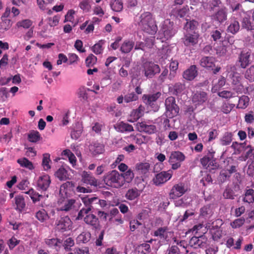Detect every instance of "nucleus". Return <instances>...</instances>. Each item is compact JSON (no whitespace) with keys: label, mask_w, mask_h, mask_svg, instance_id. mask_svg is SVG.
I'll return each instance as SVG.
<instances>
[{"label":"nucleus","mask_w":254,"mask_h":254,"mask_svg":"<svg viewBox=\"0 0 254 254\" xmlns=\"http://www.w3.org/2000/svg\"><path fill=\"white\" fill-rule=\"evenodd\" d=\"M139 25L145 32L151 35L155 34L157 30V26L152 14L150 12H144L140 15Z\"/></svg>","instance_id":"1"},{"label":"nucleus","mask_w":254,"mask_h":254,"mask_svg":"<svg viewBox=\"0 0 254 254\" xmlns=\"http://www.w3.org/2000/svg\"><path fill=\"white\" fill-rule=\"evenodd\" d=\"M82 201L84 204V207L78 212L77 220L82 219L85 214H87L90 211H92L97 205H101V202H104L97 197L86 196L82 198Z\"/></svg>","instance_id":"2"},{"label":"nucleus","mask_w":254,"mask_h":254,"mask_svg":"<svg viewBox=\"0 0 254 254\" xmlns=\"http://www.w3.org/2000/svg\"><path fill=\"white\" fill-rule=\"evenodd\" d=\"M103 181L106 185L117 189L122 187L125 184L124 177L116 170L106 173Z\"/></svg>","instance_id":"3"},{"label":"nucleus","mask_w":254,"mask_h":254,"mask_svg":"<svg viewBox=\"0 0 254 254\" xmlns=\"http://www.w3.org/2000/svg\"><path fill=\"white\" fill-rule=\"evenodd\" d=\"M165 106L166 117L169 118H173L179 114L180 108L176 103L175 97L170 96L167 98L165 101Z\"/></svg>","instance_id":"4"},{"label":"nucleus","mask_w":254,"mask_h":254,"mask_svg":"<svg viewBox=\"0 0 254 254\" xmlns=\"http://www.w3.org/2000/svg\"><path fill=\"white\" fill-rule=\"evenodd\" d=\"M188 191L187 186L183 182L174 185L169 193V198L176 199L185 194Z\"/></svg>","instance_id":"5"},{"label":"nucleus","mask_w":254,"mask_h":254,"mask_svg":"<svg viewBox=\"0 0 254 254\" xmlns=\"http://www.w3.org/2000/svg\"><path fill=\"white\" fill-rule=\"evenodd\" d=\"M185 159V155L180 151H173L171 153L169 163L173 170H177L181 166V163Z\"/></svg>","instance_id":"6"},{"label":"nucleus","mask_w":254,"mask_h":254,"mask_svg":"<svg viewBox=\"0 0 254 254\" xmlns=\"http://www.w3.org/2000/svg\"><path fill=\"white\" fill-rule=\"evenodd\" d=\"M144 75L147 78H152L160 71L159 66L152 62H146L142 65Z\"/></svg>","instance_id":"7"},{"label":"nucleus","mask_w":254,"mask_h":254,"mask_svg":"<svg viewBox=\"0 0 254 254\" xmlns=\"http://www.w3.org/2000/svg\"><path fill=\"white\" fill-rule=\"evenodd\" d=\"M215 59L212 57H204L200 60V65L209 70L212 71L213 74L217 73L221 69V67L215 66Z\"/></svg>","instance_id":"8"},{"label":"nucleus","mask_w":254,"mask_h":254,"mask_svg":"<svg viewBox=\"0 0 254 254\" xmlns=\"http://www.w3.org/2000/svg\"><path fill=\"white\" fill-rule=\"evenodd\" d=\"M136 128L138 131L144 132L148 134L155 133L157 131L156 126L150 124L149 122L147 121L136 123Z\"/></svg>","instance_id":"9"},{"label":"nucleus","mask_w":254,"mask_h":254,"mask_svg":"<svg viewBox=\"0 0 254 254\" xmlns=\"http://www.w3.org/2000/svg\"><path fill=\"white\" fill-rule=\"evenodd\" d=\"M172 176L173 171L171 170H169L167 171H162L155 175L152 181L156 186H160L170 180Z\"/></svg>","instance_id":"10"},{"label":"nucleus","mask_w":254,"mask_h":254,"mask_svg":"<svg viewBox=\"0 0 254 254\" xmlns=\"http://www.w3.org/2000/svg\"><path fill=\"white\" fill-rule=\"evenodd\" d=\"M199 37V35L197 32L187 33L184 34L181 40L186 47H191L197 44Z\"/></svg>","instance_id":"11"},{"label":"nucleus","mask_w":254,"mask_h":254,"mask_svg":"<svg viewBox=\"0 0 254 254\" xmlns=\"http://www.w3.org/2000/svg\"><path fill=\"white\" fill-rule=\"evenodd\" d=\"M72 222L68 216L61 218L56 223V230L61 232L68 231L72 228Z\"/></svg>","instance_id":"12"},{"label":"nucleus","mask_w":254,"mask_h":254,"mask_svg":"<svg viewBox=\"0 0 254 254\" xmlns=\"http://www.w3.org/2000/svg\"><path fill=\"white\" fill-rule=\"evenodd\" d=\"M251 52L250 50H243L239 55L237 63L242 68H246L251 63Z\"/></svg>","instance_id":"13"},{"label":"nucleus","mask_w":254,"mask_h":254,"mask_svg":"<svg viewBox=\"0 0 254 254\" xmlns=\"http://www.w3.org/2000/svg\"><path fill=\"white\" fill-rule=\"evenodd\" d=\"M208 99L207 93L201 90L196 91L192 96V102L195 106L203 105Z\"/></svg>","instance_id":"14"},{"label":"nucleus","mask_w":254,"mask_h":254,"mask_svg":"<svg viewBox=\"0 0 254 254\" xmlns=\"http://www.w3.org/2000/svg\"><path fill=\"white\" fill-rule=\"evenodd\" d=\"M211 19L216 21L217 23L221 24L227 19V13L226 7L224 6L218 8L217 11L214 12L211 15Z\"/></svg>","instance_id":"15"},{"label":"nucleus","mask_w":254,"mask_h":254,"mask_svg":"<svg viewBox=\"0 0 254 254\" xmlns=\"http://www.w3.org/2000/svg\"><path fill=\"white\" fill-rule=\"evenodd\" d=\"M81 182L85 185L97 187L99 183L91 172L83 171L81 174Z\"/></svg>","instance_id":"16"},{"label":"nucleus","mask_w":254,"mask_h":254,"mask_svg":"<svg viewBox=\"0 0 254 254\" xmlns=\"http://www.w3.org/2000/svg\"><path fill=\"white\" fill-rule=\"evenodd\" d=\"M173 25V22L167 20L162 26V30L164 37L167 40L172 37L177 32L176 29L174 28Z\"/></svg>","instance_id":"17"},{"label":"nucleus","mask_w":254,"mask_h":254,"mask_svg":"<svg viewBox=\"0 0 254 254\" xmlns=\"http://www.w3.org/2000/svg\"><path fill=\"white\" fill-rule=\"evenodd\" d=\"M75 201V199L73 198H61L58 200V209L60 211H68L72 208Z\"/></svg>","instance_id":"18"},{"label":"nucleus","mask_w":254,"mask_h":254,"mask_svg":"<svg viewBox=\"0 0 254 254\" xmlns=\"http://www.w3.org/2000/svg\"><path fill=\"white\" fill-rule=\"evenodd\" d=\"M207 239L205 236L192 237L189 241V245L194 249L203 248L206 243Z\"/></svg>","instance_id":"19"},{"label":"nucleus","mask_w":254,"mask_h":254,"mask_svg":"<svg viewBox=\"0 0 254 254\" xmlns=\"http://www.w3.org/2000/svg\"><path fill=\"white\" fill-rule=\"evenodd\" d=\"M104 145L98 141L92 142L88 146L90 153L94 156L102 154L105 151Z\"/></svg>","instance_id":"20"},{"label":"nucleus","mask_w":254,"mask_h":254,"mask_svg":"<svg viewBox=\"0 0 254 254\" xmlns=\"http://www.w3.org/2000/svg\"><path fill=\"white\" fill-rule=\"evenodd\" d=\"M241 17L239 16H232L230 19V23L228 26L227 31L229 33L232 34H236L240 30V24L238 21Z\"/></svg>","instance_id":"21"},{"label":"nucleus","mask_w":254,"mask_h":254,"mask_svg":"<svg viewBox=\"0 0 254 254\" xmlns=\"http://www.w3.org/2000/svg\"><path fill=\"white\" fill-rule=\"evenodd\" d=\"M50 184L51 179L48 175L41 176L37 180V187L42 190H46L49 187Z\"/></svg>","instance_id":"22"},{"label":"nucleus","mask_w":254,"mask_h":254,"mask_svg":"<svg viewBox=\"0 0 254 254\" xmlns=\"http://www.w3.org/2000/svg\"><path fill=\"white\" fill-rule=\"evenodd\" d=\"M161 96V93L160 92H157L151 94H144L142 96L143 102L147 105L152 106L154 105V103Z\"/></svg>","instance_id":"23"},{"label":"nucleus","mask_w":254,"mask_h":254,"mask_svg":"<svg viewBox=\"0 0 254 254\" xmlns=\"http://www.w3.org/2000/svg\"><path fill=\"white\" fill-rule=\"evenodd\" d=\"M142 191V190H138L136 187L129 188L125 194V197L127 200H134L139 197Z\"/></svg>","instance_id":"24"},{"label":"nucleus","mask_w":254,"mask_h":254,"mask_svg":"<svg viewBox=\"0 0 254 254\" xmlns=\"http://www.w3.org/2000/svg\"><path fill=\"white\" fill-rule=\"evenodd\" d=\"M84 221L87 225L91 226L94 229H97L99 225L98 218L93 214H86L84 217Z\"/></svg>","instance_id":"25"},{"label":"nucleus","mask_w":254,"mask_h":254,"mask_svg":"<svg viewBox=\"0 0 254 254\" xmlns=\"http://www.w3.org/2000/svg\"><path fill=\"white\" fill-rule=\"evenodd\" d=\"M197 75V70L196 66L195 65H192L189 68L184 71L183 73V77L189 81L193 80Z\"/></svg>","instance_id":"26"},{"label":"nucleus","mask_w":254,"mask_h":254,"mask_svg":"<svg viewBox=\"0 0 254 254\" xmlns=\"http://www.w3.org/2000/svg\"><path fill=\"white\" fill-rule=\"evenodd\" d=\"M230 77L232 79V84L236 86L234 89H235L237 92H241L244 89V87L241 82V76L240 74L235 73V74H232Z\"/></svg>","instance_id":"27"},{"label":"nucleus","mask_w":254,"mask_h":254,"mask_svg":"<svg viewBox=\"0 0 254 254\" xmlns=\"http://www.w3.org/2000/svg\"><path fill=\"white\" fill-rule=\"evenodd\" d=\"M230 7L233 12L232 16L242 17L244 14L242 4L239 2H234L230 3Z\"/></svg>","instance_id":"28"},{"label":"nucleus","mask_w":254,"mask_h":254,"mask_svg":"<svg viewBox=\"0 0 254 254\" xmlns=\"http://www.w3.org/2000/svg\"><path fill=\"white\" fill-rule=\"evenodd\" d=\"M242 200L245 203L251 204L254 202V190L248 187L245 190Z\"/></svg>","instance_id":"29"},{"label":"nucleus","mask_w":254,"mask_h":254,"mask_svg":"<svg viewBox=\"0 0 254 254\" xmlns=\"http://www.w3.org/2000/svg\"><path fill=\"white\" fill-rule=\"evenodd\" d=\"M168 233L167 227H159L154 232L153 236L159 237L161 240L167 241L168 239Z\"/></svg>","instance_id":"30"},{"label":"nucleus","mask_w":254,"mask_h":254,"mask_svg":"<svg viewBox=\"0 0 254 254\" xmlns=\"http://www.w3.org/2000/svg\"><path fill=\"white\" fill-rule=\"evenodd\" d=\"M143 109L141 106L138 108L133 110L130 114V119L128 120L129 122L133 123L136 121L143 115Z\"/></svg>","instance_id":"31"},{"label":"nucleus","mask_w":254,"mask_h":254,"mask_svg":"<svg viewBox=\"0 0 254 254\" xmlns=\"http://www.w3.org/2000/svg\"><path fill=\"white\" fill-rule=\"evenodd\" d=\"M150 169V165L148 162H140L135 165V169L139 174L145 175L148 173Z\"/></svg>","instance_id":"32"},{"label":"nucleus","mask_w":254,"mask_h":254,"mask_svg":"<svg viewBox=\"0 0 254 254\" xmlns=\"http://www.w3.org/2000/svg\"><path fill=\"white\" fill-rule=\"evenodd\" d=\"M116 129L121 132H131L133 131L132 125L121 122L116 125Z\"/></svg>","instance_id":"33"},{"label":"nucleus","mask_w":254,"mask_h":254,"mask_svg":"<svg viewBox=\"0 0 254 254\" xmlns=\"http://www.w3.org/2000/svg\"><path fill=\"white\" fill-rule=\"evenodd\" d=\"M45 242L50 248L57 249L60 248L62 240L58 238L46 239Z\"/></svg>","instance_id":"34"},{"label":"nucleus","mask_w":254,"mask_h":254,"mask_svg":"<svg viewBox=\"0 0 254 254\" xmlns=\"http://www.w3.org/2000/svg\"><path fill=\"white\" fill-rule=\"evenodd\" d=\"M25 193L29 195L33 203L40 201L43 198V195L40 194L34 189H31Z\"/></svg>","instance_id":"35"},{"label":"nucleus","mask_w":254,"mask_h":254,"mask_svg":"<svg viewBox=\"0 0 254 254\" xmlns=\"http://www.w3.org/2000/svg\"><path fill=\"white\" fill-rule=\"evenodd\" d=\"M134 46V43L132 41L126 40L122 44L120 50L123 53H129Z\"/></svg>","instance_id":"36"},{"label":"nucleus","mask_w":254,"mask_h":254,"mask_svg":"<svg viewBox=\"0 0 254 254\" xmlns=\"http://www.w3.org/2000/svg\"><path fill=\"white\" fill-rule=\"evenodd\" d=\"M14 199L16 205V209L19 211L22 212L26 205L24 197L21 195H17L15 197Z\"/></svg>","instance_id":"37"},{"label":"nucleus","mask_w":254,"mask_h":254,"mask_svg":"<svg viewBox=\"0 0 254 254\" xmlns=\"http://www.w3.org/2000/svg\"><path fill=\"white\" fill-rule=\"evenodd\" d=\"M41 138V135L37 130H32L28 134V139L31 142L36 143Z\"/></svg>","instance_id":"38"},{"label":"nucleus","mask_w":254,"mask_h":254,"mask_svg":"<svg viewBox=\"0 0 254 254\" xmlns=\"http://www.w3.org/2000/svg\"><path fill=\"white\" fill-rule=\"evenodd\" d=\"M35 217L41 222H44L49 218L47 211L44 209H41L36 212Z\"/></svg>","instance_id":"39"},{"label":"nucleus","mask_w":254,"mask_h":254,"mask_svg":"<svg viewBox=\"0 0 254 254\" xmlns=\"http://www.w3.org/2000/svg\"><path fill=\"white\" fill-rule=\"evenodd\" d=\"M198 25V23L197 21L195 20H189L187 19V22L184 26V29L186 31H194L197 28Z\"/></svg>","instance_id":"40"},{"label":"nucleus","mask_w":254,"mask_h":254,"mask_svg":"<svg viewBox=\"0 0 254 254\" xmlns=\"http://www.w3.org/2000/svg\"><path fill=\"white\" fill-rule=\"evenodd\" d=\"M74 187V183L72 182L67 181L61 186L60 192H63L66 194L68 191L72 190Z\"/></svg>","instance_id":"41"},{"label":"nucleus","mask_w":254,"mask_h":254,"mask_svg":"<svg viewBox=\"0 0 254 254\" xmlns=\"http://www.w3.org/2000/svg\"><path fill=\"white\" fill-rule=\"evenodd\" d=\"M17 162L20 165L21 167H25L29 170L34 169V166L32 162L30 161L28 159L25 157L18 159Z\"/></svg>","instance_id":"42"},{"label":"nucleus","mask_w":254,"mask_h":254,"mask_svg":"<svg viewBox=\"0 0 254 254\" xmlns=\"http://www.w3.org/2000/svg\"><path fill=\"white\" fill-rule=\"evenodd\" d=\"M55 175L61 181H64L68 178L67 172L63 167L60 168L56 172Z\"/></svg>","instance_id":"43"},{"label":"nucleus","mask_w":254,"mask_h":254,"mask_svg":"<svg viewBox=\"0 0 254 254\" xmlns=\"http://www.w3.org/2000/svg\"><path fill=\"white\" fill-rule=\"evenodd\" d=\"M110 5L112 9L116 12H121L123 8V3L122 0H114Z\"/></svg>","instance_id":"44"},{"label":"nucleus","mask_w":254,"mask_h":254,"mask_svg":"<svg viewBox=\"0 0 254 254\" xmlns=\"http://www.w3.org/2000/svg\"><path fill=\"white\" fill-rule=\"evenodd\" d=\"M138 99V95L134 92H128L124 96V102L126 103L134 102Z\"/></svg>","instance_id":"45"},{"label":"nucleus","mask_w":254,"mask_h":254,"mask_svg":"<svg viewBox=\"0 0 254 254\" xmlns=\"http://www.w3.org/2000/svg\"><path fill=\"white\" fill-rule=\"evenodd\" d=\"M232 136L233 134L231 132H225L220 139L221 144L225 146L230 144L232 140Z\"/></svg>","instance_id":"46"},{"label":"nucleus","mask_w":254,"mask_h":254,"mask_svg":"<svg viewBox=\"0 0 254 254\" xmlns=\"http://www.w3.org/2000/svg\"><path fill=\"white\" fill-rule=\"evenodd\" d=\"M87 90L91 91L93 92H94L96 94H97V92H96L94 90H90L88 88H87L85 86H81L79 88L78 90V95L79 98H82L83 100H86L88 98Z\"/></svg>","instance_id":"47"},{"label":"nucleus","mask_w":254,"mask_h":254,"mask_svg":"<svg viewBox=\"0 0 254 254\" xmlns=\"http://www.w3.org/2000/svg\"><path fill=\"white\" fill-rule=\"evenodd\" d=\"M250 99L247 96L243 95L241 96L237 105V107L240 109H245L249 105Z\"/></svg>","instance_id":"48"},{"label":"nucleus","mask_w":254,"mask_h":254,"mask_svg":"<svg viewBox=\"0 0 254 254\" xmlns=\"http://www.w3.org/2000/svg\"><path fill=\"white\" fill-rule=\"evenodd\" d=\"M200 215L204 217H209L212 214V210L210 204L206 205L200 210Z\"/></svg>","instance_id":"49"},{"label":"nucleus","mask_w":254,"mask_h":254,"mask_svg":"<svg viewBox=\"0 0 254 254\" xmlns=\"http://www.w3.org/2000/svg\"><path fill=\"white\" fill-rule=\"evenodd\" d=\"M91 1V0H82L79 2V7L84 12H88L91 8L90 4Z\"/></svg>","instance_id":"50"},{"label":"nucleus","mask_w":254,"mask_h":254,"mask_svg":"<svg viewBox=\"0 0 254 254\" xmlns=\"http://www.w3.org/2000/svg\"><path fill=\"white\" fill-rule=\"evenodd\" d=\"M245 77L250 82L254 81V65H251L246 70Z\"/></svg>","instance_id":"51"},{"label":"nucleus","mask_w":254,"mask_h":254,"mask_svg":"<svg viewBox=\"0 0 254 254\" xmlns=\"http://www.w3.org/2000/svg\"><path fill=\"white\" fill-rule=\"evenodd\" d=\"M50 155L49 153H45L43 155L42 166L44 170L47 171L51 168L50 165Z\"/></svg>","instance_id":"52"},{"label":"nucleus","mask_w":254,"mask_h":254,"mask_svg":"<svg viewBox=\"0 0 254 254\" xmlns=\"http://www.w3.org/2000/svg\"><path fill=\"white\" fill-rule=\"evenodd\" d=\"M185 89V85L184 84H182L180 82H178L175 83L173 85V94L175 95H178V94L181 93Z\"/></svg>","instance_id":"53"},{"label":"nucleus","mask_w":254,"mask_h":254,"mask_svg":"<svg viewBox=\"0 0 254 254\" xmlns=\"http://www.w3.org/2000/svg\"><path fill=\"white\" fill-rule=\"evenodd\" d=\"M90 238V233L83 232L78 236L77 240L79 242V243H86L89 241Z\"/></svg>","instance_id":"54"},{"label":"nucleus","mask_w":254,"mask_h":254,"mask_svg":"<svg viewBox=\"0 0 254 254\" xmlns=\"http://www.w3.org/2000/svg\"><path fill=\"white\" fill-rule=\"evenodd\" d=\"M222 2L220 0H210L209 3V10L210 11H214L217 7L220 8Z\"/></svg>","instance_id":"55"},{"label":"nucleus","mask_w":254,"mask_h":254,"mask_svg":"<svg viewBox=\"0 0 254 254\" xmlns=\"http://www.w3.org/2000/svg\"><path fill=\"white\" fill-rule=\"evenodd\" d=\"M97 62V58L93 54L89 55L86 59L85 64L88 67L93 66Z\"/></svg>","instance_id":"56"},{"label":"nucleus","mask_w":254,"mask_h":254,"mask_svg":"<svg viewBox=\"0 0 254 254\" xmlns=\"http://www.w3.org/2000/svg\"><path fill=\"white\" fill-rule=\"evenodd\" d=\"M245 219L243 217L237 218L231 223V226L233 229H236L241 227L245 223Z\"/></svg>","instance_id":"57"},{"label":"nucleus","mask_w":254,"mask_h":254,"mask_svg":"<svg viewBox=\"0 0 254 254\" xmlns=\"http://www.w3.org/2000/svg\"><path fill=\"white\" fill-rule=\"evenodd\" d=\"M60 19V16L59 15H55L53 17H50L48 18V24L51 27H54L57 26L59 22Z\"/></svg>","instance_id":"58"},{"label":"nucleus","mask_w":254,"mask_h":254,"mask_svg":"<svg viewBox=\"0 0 254 254\" xmlns=\"http://www.w3.org/2000/svg\"><path fill=\"white\" fill-rule=\"evenodd\" d=\"M32 22L29 19H25L17 22L16 25L18 27H22L25 29H28L31 27Z\"/></svg>","instance_id":"59"},{"label":"nucleus","mask_w":254,"mask_h":254,"mask_svg":"<svg viewBox=\"0 0 254 254\" xmlns=\"http://www.w3.org/2000/svg\"><path fill=\"white\" fill-rule=\"evenodd\" d=\"M231 175L228 173V171L223 169L221 171L219 175V180L221 183H224L228 181L231 177Z\"/></svg>","instance_id":"60"},{"label":"nucleus","mask_w":254,"mask_h":254,"mask_svg":"<svg viewBox=\"0 0 254 254\" xmlns=\"http://www.w3.org/2000/svg\"><path fill=\"white\" fill-rule=\"evenodd\" d=\"M120 175L124 177L125 182L126 180L127 182H129L134 178V173L130 169L127 170L124 174H120Z\"/></svg>","instance_id":"61"},{"label":"nucleus","mask_w":254,"mask_h":254,"mask_svg":"<svg viewBox=\"0 0 254 254\" xmlns=\"http://www.w3.org/2000/svg\"><path fill=\"white\" fill-rule=\"evenodd\" d=\"M242 26L248 30H252L254 29V26L252 25L250 20L247 17L243 18L242 21Z\"/></svg>","instance_id":"62"},{"label":"nucleus","mask_w":254,"mask_h":254,"mask_svg":"<svg viewBox=\"0 0 254 254\" xmlns=\"http://www.w3.org/2000/svg\"><path fill=\"white\" fill-rule=\"evenodd\" d=\"M223 31L220 30H215L211 32V37L214 41L217 42L220 40L222 38V33Z\"/></svg>","instance_id":"63"},{"label":"nucleus","mask_w":254,"mask_h":254,"mask_svg":"<svg viewBox=\"0 0 254 254\" xmlns=\"http://www.w3.org/2000/svg\"><path fill=\"white\" fill-rule=\"evenodd\" d=\"M20 242V241L17 240L15 237H12L7 242L9 249H13L15 246L19 244Z\"/></svg>","instance_id":"64"}]
</instances>
